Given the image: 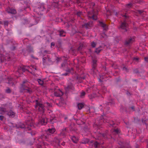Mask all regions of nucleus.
Returning <instances> with one entry per match:
<instances>
[{
  "instance_id": "f257e3e1",
  "label": "nucleus",
  "mask_w": 148,
  "mask_h": 148,
  "mask_svg": "<svg viewBox=\"0 0 148 148\" xmlns=\"http://www.w3.org/2000/svg\"><path fill=\"white\" fill-rule=\"evenodd\" d=\"M132 4L131 3L127 4L125 6L126 9L122 10L121 12H123V13L125 14H123L119 12L117 13L115 12H114L112 14H114L116 16H118V14H121V16L124 18V21L123 22H122L121 24L120 25L119 27V29L121 31L123 32H125L127 31L128 28V24L127 23V19L129 18V16L127 15L128 12L126 11L127 10H128V9L131 8L132 6ZM107 14H106L107 18H109V15H112V13L111 11L109 10H107Z\"/></svg>"
},
{
  "instance_id": "f03ea898",
  "label": "nucleus",
  "mask_w": 148,
  "mask_h": 148,
  "mask_svg": "<svg viewBox=\"0 0 148 148\" xmlns=\"http://www.w3.org/2000/svg\"><path fill=\"white\" fill-rule=\"evenodd\" d=\"M103 122L104 123L106 122L108 123V125H110V126L112 127L113 128H115L116 127V125L114 123L113 121L110 120L108 118H104L103 120L102 119H100L99 118H97L93 125L94 128L96 130H98V129H99L101 127V125L102 124Z\"/></svg>"
},
{
  "instance_id": "7ed1b4c3",
  "label": "nucleus",
  "mask_w": 148,
  "mask_h": 148,
  "mask_svg": "<svg viewBox=\"0 0 148 148\" xmlns=\"http://www.w3.org/2000/svg\"><path fill=\"white\" fill-rule=\"evenodd\" d=\"M35 102V108L38 109V111H45L46 110L52 111L51 109L52 108V105L48 103H46L43 105L39 103L37 100H36Z\"/></svg>"
},
{
  "instance_id": "20e7f679",
  "label": "nucleus",
  "mask_w": 148,
  "mask_h": 148,
  "mask_svg": "<svg viewBox=\"0 0 148 148\" xmlns=\"http://www.w3.org/2000/svg\"><path fill=\"white\" fill-rule=\"evenodd\" d=\"M36 70V66L33 65H31L30 66H23L18 67L16 71L17 73H20L22 71L24 72L26 71H27L33 75H34V73L33 71H34Z\"/></svg>"
},
{
  "instance_id": "39448f33",
  "label": "nucleus",
  "mask_w": 148,
  "mask_h": 148,
  "mask_svg": "<svg viewBox=\"0 0 148 148\" xmlns=\"http://www.w3.org/2000/svg\"><path fill=\"white\" fill-rule=\"evenodd\" d=\"M29 83L28 80H24L21 85V88L23 90H25L26 92L31 94L32 93V90L31 88L29 87Z\"/></svg>"
},
{
  "instance_id": "423d86ee",
  "label": "nucleus",
  "mask_w": 148,
  "mask_h": 148,
  "mask_svg": "<svg viewBox=\"0 0 148 148\" xmlns=\"http://www.w3.org/2000/svg\"><path fill=\"white\" fill-rule=\"evenodd\" d=\"M26 125H25L20 123L19 124L18 127H19L21 128H27L28 130H30V128H29L30 127H32L33 126V123L32 121L29 120H27L26 121Z\"/></svg>"
},
{
  "instance_id": "0eeeda50",
  "label": "nucleus",
  "mask_w": 148,
  "mask_h": 148,
  "mask_svg": "<svg viewBox=\"0 0 148 148\" xmlns=\"http://www.w3.org/2000/svg\"><path fill=\"white\" fill-rule=\"evenodd\" d=\"M44 10H45V6L44 4H40L34 9V11L38 15H41L42 14L41 12L43 11Z\"/></svg>"
},
{
  "instance_id": "6e6552de",
  "label": "nucleus",
  "mask_w": 148,
  "mask_h": 148,
  "mask_svg": "<svg viewBox=\"0 0 148 148\" xmlns=\"http://www.w3.org/2000/svg\"><path fill=\"white\" fill-rule=\"evenodd\" d=\"M67 131L66 128V127L63 129L61 130L60 133L58 135V136L55 138L58 140L59 143L60 142V139H61V138H64L65 137L66 133L65 132Z\"/></svg>"
},
{
  "instance_id": "1a4fd4ad",
  "label": "nucleus",
  "mask_w": 148,
  "mask_h": 148,
  "mask_svg": "<svg viewBox=\"0 0 148 148\" xmlns=\"http://www.w3.org/2000/svg\"><path fill=\"white\" fill-rule=\"evenodd\" d=\"M66 94L68 95V93L70 91H74L75 88L73 85L71 83H69L67 86L65 88Z\"/></svg>"
},
{
  "instance_id": "9d476101",
  "label": "nucleus",
  "mask_w": 148,
  "mask_h": 148,
  "mask_svg": "<svg viewBox=\"0 0 148 148\" xmlns=\"http://www.w3.org/2000/svg\"><path fill=\"white\" fill-rule=\"evenodd\" d=\"M88 18H91L94 20L97 19V13L95 12L93 9L92 11L89 12L88 15Z\"/></svg>"
},
{
  "instance_id": "9b49d317",
  "label": "nucleus",
  "mask_w": 148,
  "mask_h": 148,
  "mask_svg": "<svg viewBox=\"0 0 148 148\" xmlns=\"http://www.w3.org/2000/svg\"><path fill=\"white\" fill-rule=\"evenodd\" d=\"M47 119L45 116L44 117L43 115H42L41 117V119L39 121L37 126H38L39 125H45L47 123Z\"/></svg>"
},
{
  "instance_id": "f8f14e48",
  "label": "nucleus",
  "mask_w": 148,
  "mask_h": 148,
  "mask_svg": "<svg viewBox=\"0 0 148 148\" xmlns=\"http://www.w3.org/2000/svg\"><path fill=\"white\" fill-rule=\"evenodd\" d=\"M93 23L91 21H90L88 23H85L82 26L86 29H89L93 26Z\"/></svg>"
},
{
  "instance_id": "ddd939ff",
  "label": "nucleus",
  "mask_w": 148,
  "mask_h": 148,
  "mask_svg": "<svg viewBox=\"0 0 148 148\" xmlns=\"http://www.w3.org/2000/svg\"><path fill=\"white\" fill-rule=\"evenodd\" d=\"M99 25L103 28L104 30L106 31L108 29V25L105 23L101 21H99Z\"/></svg>"
},
{
  "instance_id": "4468645a",
  "label": "nucleus",
  "mask_w": 148,
  "mask_h": 148,
  "mask_svg": "<svg viewBox=\"0 0 148 148\" xmlns=\"http://www.w3.org/2000/svg\"><path fill=\"white\" fill-rule=\"evenodd\" d=\"M63 94V92L59 89L55 90L54 95L56 97H60Z\"/></svg>"
},
{
  "instance_id": "2eb2a0df",
  "label": "nucleus",
  "mask_w": 148,
  "mask_h": 148,
  "mask_svg": "<svg viewBox=\"0 0 148 148\" xmlns=\"http://www.w3.org/2000/svg\"><path fill=\"white\" fill-rule=\"evenodd\" d=\"M95 133L96 132H95ZM97 136L98 137V139H100L101 138H106L107 137L106 134H101L99 132H97Z\"/></svg>"
},
{
  "instance_id": "dca6fc26",
  "label": "nucleus",
  "mask_w": 148,
  "mask_h": 148,
  "mask_svg": "<svg viewBox=\"0 0 148 148\" xmlns=\"http://www.w3.org/2000/svg\"><path fill=\"white\" fill-rule=\"evenodd\" d=\"M134 41V38H130L127 39L125 42V45H128L132 43Z\"/></svg>"
},
{
  "instance_id": "f3484780",
  "label": "nucleus",
  "mask_w": 148,
  "mask_h": 148,
  "mask_svg": "<svg viewBox=\"0 0 148 148\" xmlns=\"http://www.w3.org/2000/svg\"><path fill=\"white\" fill-rule=\"evenodd\" d=\"M65 70L66 72V73H63L62 74V75L66 76L68 75L69 73H73V68H70L68 67H67L66 69Z\"/></svg>"
},
{
  "instance_id": "a211bd4d",
  "label": "nucleus",
  "mask_w": 148,
  "mask_h": 148,
  "mask_svg": "<svg viewBox=\"0 0 148 148\" xmlns=\"http://www.w3.org/2000/svg\"><path fill=\"white\" fill-rule=\"evenodd\" d=\"M7 11L8 13L15 14L16 13V11L14 9L9 8L7 9Z\"/></svg>"
},
{
  "instance_id": "6ab92c4d",
  "label": "nucleus",
  "mask_w": 148,
  "mask_h": 148,
  "mask_svg": "<svg viewBox=\"0 0 148 148\" xmlns=\"http://www.w3.org/2000/svg\"><path fill=\"white\" fill-rule=\"evenodd\" d=\"M56 131V129L54 128H52L51 129H48L47 131V132L48 133V132L51 134L53 133Z\"/></svg>"
},
{
  "instance_id": "aec40b11",
  "label": "nucleus",
  "mask_w": 148,
  "mask_h": 148,
  "mask_svg": "<svg viewBox=\"0 0 148 148\" xmlns=\"http://www.w3.org/2000/svg\"><path fill=\"white\" fill-rule=\"evenodd\" d=\"M71 139L72 141L75 143H77L78 140V138L75 136H72L71 138Z\"/></svg>"
},
{
  "instance_id": "412c9836",
  "label": "nucleus",
  "mask_w": 148,
  "mask_h": 148,
  "mask_svg": "<svg viewBox=\"0 0 148 148\" xmlns=\"http://www.w3.org/2000/svg\"><path fill=\"white\" fill-rule=\"evenodd\" d=\"M113 134H118L120 132V130L118 129H114L112 130Z\"/></svg>"
},
{
  "instance_id": "4be33fe9",
  "label": "nucleus",
  "mask_w": 148,
  "mask_h": 148,
  "mask_svg": "<svg viewBox=\"0 0 148 148\" xmlns=\"http://www.w3.org/2000/svg\"><path fill=\"white\" fill-rule=\"evenodd\" d=\"M84 103H79L77 104V107L79 110H81L84 107Z\"/></svg>"
},
{
  "instance_id": "5701e85b",
  "label": "nucleus",
  "mask_w": 148,
  "mask_h": 148,
  "mask_svg": "<svg viewBox=\"0 0 148 148\" xmlns=\"http://www.w3.org/2000/svg\"><path fill=\"white\" fill-rule=\"evenodd\" d=\"M102 143H99L97 142H95L93 144V146L95 148L97 147H99L100 145V144H102Z\"/></svg>"
},
{
  "instance_id": "b1692460",
  "label": "nucleus",
  "mask_w": 148,
  "mask_h": 148,
  "mask_svg": "<svg viewBox=\"0 0 148 148\" xmlns=\"http://www.w3.org/2000/svg\"><path fill=\"white\" fill-rule=\"evenodd\" d=\"M59 35L60 36H64L66 35V33L62 30L59 31Z\"/></svg>"
},
{
  "instance_id": "393cba45",
  "label": "nucleus",
  "mask_w": 148,
  "mask_h": 148,
  "mask_svg": "<svg viewBox=\"0 0 148 148\" xmlns=\"http://www.w3.org/2000/svg\"><path fill=\"white\" fill-rule=\"evenodd\" d=\"M92 62L93 64L92 65V69H93L94 70L96 67L97 61L95 60H93Z\"/></svg>"
},
{
  "instance_id": "a878e982",
  "label": "nucleus",
  "mask_w": 148,
  "mask_h": 148,
  "mask_svg": "<svg viewBox=\"0 0 148 148\" xmlns=\"http://www.w3.org/2000/svg\"><path fill=\"white\" fill-rule=\"evenodd\" d=\"M8 114L11 117H13L15 115V113L14 112H8Z\"/></svg>"
},
{
  "instance_id": "bb28decb",
  "label": "nucleus",
  "mask_w": 148,
  "mask_h": 148,
  "mask_svg": "<svg viewBox=\"0 0 148 148\" xmlns=\"http://www.w3.org/2000/svg\"><path fill=\"white\" fill-rule=\"evenodd\" d=\"M102 49V47L100 46L98 48L96 49L95 52L97 53L98 54Z\"/></svg>"
},
{
  "instance_id": "cd10ccee",
  "label": "nucleus",
  "mask_w": 148,
  "mask_h": 148,
  "mask_svg": "<svg viewBox=\"0 0 148 148\" xmlns=\"http://www.w3.org/2000/svg\"><path fill=\"white\" fill-rule=\"evenodd\" d=\"M75 14L77 15L78 17H79L80 18V16L82 14V13L81 11H76L75 12Z\"/></svg>"
},
{
  "instance_id": "c85d7f7f",
  "label": "nucleus",
  "mask_w": 148,
  "mask_h": 148,
  "mask_svg": "<svg viewBox=\"0 0 148 148\" xmlns=\"http://www.w3.org/2000/svg\"><path fill=\"white\" fill-rule=\"evenodd\" d=\"M89 139L87 138H84L82 141V143L83 144L87 143L89 142Z\"/></svg>"
},
{
  "instance_id": "c756f323",
  "label": "nucleus",
  "mask_w": 148,
  "mask_h": 148,
  "mask_svg": "<svg viewBox=\"0 0 148 148\" xmlns=\"http://www.w3.org/2000/svg\"><path fill=\"white\" fill-rule=\"evenodd\" d=\"M27 50L29 52H33L32 48L31 46L27 47Z\"/></svg>"
},
{
  "instance_id": "7c9ffc66",
  "label": "nucleus",
  "mask_w": 148,
  "mask_h": 148,
  "mask_svg": "<svg viewBox=\"0 0 148 148\" xmlns=\"http://www.w3.org/2000/svg\"><path fill=\"white\" fill-rule=\"evenodd\" d=\"M12 79H10L8 80V83L10 85L13 86L14 85V83L12 81Z\"/></svg>"
},
{
  "instance_id": "2f4dec72",
  "label": "nucleus",
  "mask_w": 148,
  "mask_h": 148,
  "mask_svg": "<svg viewBox=\"0 0 148 148\" xmlns=\"http://www.w3.org/2000/svg\"><path fill=\"white\" fill-rule=\"evenodd\" d=\"M38 82L39 84L41 85H42L43 84V81L42 80L40 79H37Z\"/></svg>"
},
{
  "instance_id": "473e14b6",
  "label": "nucleus",
  "mask_w": 148,
  "mask_h": 148,
  "mask_svg": "<svg viewBox=\"0 0 148 148\" xmlns=\"http://www.w3.org/2000/svg\"><path fill=\"white\" fill-rule=\"evenodd\" d=\"M95 5V3L93 2H90L89 3V7L90 8H93L94 5Z\"/></svg>"
},
{
  "instance_id": "72a5a7b5",
  "label": "nucleus",
  "mask_w": 148,
  "mask_h": 148,
  "mask_svg": "<svg viewBox=\"0 0 148 148\" xmlns=\"http://www.w3.org/2000/svg\"><path fill=\"white\" fill-rule=\"evenodd\" d=\"M67 63L66 61H64L63 63L61 64V66L62 67H64V66H67Z\"/></svg>"
},
{
  "instance_id": "f704fd0d",
  "label": "nucleus",
  "mask_w": 148,
  "mask_h": 148,
  "mask_svg": "<svg viewBox=\"0 0 148 148\" xmlns=\"http://www.w3.org/2000/svg\"><path fill=\"white\" fill-rule=\"evenodd\" d=\"M88 110H90H90H96V109L95 108V107H93V106H91L90 107H88Z\"/></svg>"
},
{
  "instance_id": "c9c22d12",
  "label": "nucleus",
  "mask_w": 148,
  "mask_h": 148,
  "mask_svg": "<svg viewBox=\"0 0 148 148\" xmlns=\"http://www.w3.org/2000/svg\"><path fill=\"white\" fill-rule=\"evenodd\" d=\"M83 47V45H81L78 47L77 50L78 51H80L82 50Z\"/></svg>"
},
{
  "instance_id": "e433bc0d",
  "label": "nucleus",
  "mask_w": 148,
  "mask_h": 148,
  "mask_svg": "<svg viewBox=\"0 0 148 148\" xmlns=\"http://www.w3.org/2000/svg\"><path fill=\"white\" fill-rule=\"evenodd\" d=\"M114 103V101L113 99H111L109 103H108V105H109L110 104H113Z\"/></svg>"
},
{
  "instance_id": "4c0bfd02",
  "label": "nucleus",
  "mask_w": 148,
  "mask_h": 148,
  "mask_svg": "<svg viewBox=\"0 0 148 148\" xmlns=\"http://www.w3.org/2000/svg\"><path fill=\"white\" fill-rule=\"evenodd\" d=\"M85 93L84 91H83L82 92L80 95L81 97L82 98L85 95Z\"/></svg>"
},
{
  "instance_id": "58836bf2",
  "label": "nucleus",
  "mask_w": 148,
  "mask_h": 148,
  "mask_svg": "<svg viewBox=\"0 0 148 148\" xmlns=\"http://www.w3.org/2000/svg\"><path fill=\"white\" fill-rule=\"evenodd\" d=\"M91 45L92 47H95L96 45V44L94 42H92L91 43Z\"/></svg>"
},
{
  "instance_id": "ea45409f",
  "label": "nucleus",
  "mask_w": 148,
  "mask_h": 148,
  "mask_svg": "<svg viewBox=\"0 0 148 148\" xmlns=\"http://www.w3.org/2000/svg\"><path fill=\"white\" fill-rule=\"evenodd\" d=\"M76 2L78 4H79L80 3H82L83 1H84V0H76Z\"/></svg>"
},
{
  "instance_id": "a19ab883",
  "label": "nucleus",
  "mask_w": 148,
  "mask_h": 148,
  "mask_svg": "<svg viewBox=\"0 0 148 148\" xmlns=\"http://www.w3.org/2000/svg\"><path fill=\"white\" fill-rule=\"evenodd\" d=\"M6 92L7 93H9L11 92V90L10 88H8L7 89H6Z\"/></svg>"
},
{
  "instance_id": "79ce46f5",
  "label": "nucleus",
  "mask_w": 148,
  "mask_h": 148,
  "mask_svg": "<svg viewBox=\"0 0 148 148\" xmlns=\"http://www.w3.org/2000/svg\"><path fill=\"white\" fill-rule=\"evenodd\" d=\"M137 2L141 4L143 2V1L142 0H137Z\"/></svg>"
},
{
  "instance_id": "37998d69",
  "label": "nucleus",
  "mask_w": 148,
  "mask_h": 148,
  "mask_svg": "<svg viewBox=\"0 0 148 148\" xmlns=\"http://www.w3.org/2000/svg\"><path fill=\"white\" fill-rule=\"evenodd\" d=\"M36 132L35 131H32L31 132V134L32 135H35L36 134Z\"/></svg>"
},
{
  "instance_id": "c03bdc74",
  "label": "nucleus",
  "mask_w": 148,
  "mask_h": 148,
  "mask_svg": "<svg viewBox=\"0 0 148 148\" xmlns=\"http://www.w3.org/2000/svg\"><path fill=\"white\" fill-rule=\"evenodd\" d=\"M4 24L5 25L7 26L8 25V22L7 21H5L4 22Z\"/></svg>"
},
{
  "instance_id": "a18cd8bd",
  "label": "nucleus",
  "mask_w": 148,
  "mask_h": 148,
  "mask_svg": "<svg viewBox=\"0 0 148 148\" xmlns=\"http://www.w3.org/2000/svg\"><path fill=\"white\" fill-rule=\"evenodd\" d=\"M144 59L145 61L148 62V56L147 57H145Z\"/></svg>"
},
{
  "instance_id": "49530a36",
  "label": "nucleus",
  "mask_w": 148,
  "mask_h": 148,
  "mask_svg": "<svg viewBox=\"0 0 148 148\" xmlns=\"http://www.w3.org/2000/svg\"><path fill=\"white\" fill-rule=\"evenodd\" d=\"M139 59V58H136L134 57V58L133 60L136 61H138Z\"/></svg>"
},
{
  "instance_id": "de8ad7c7",
  "label": "nucleus",
  "mask_w": 148,
  "mask_h": 148,
  "mask_svg": "<svg viewBox=\"0 0 148 148\" xmlns=\"http://www.w3.org/2000/svg\"><path fill=\"white\" fill-rule=\"evenodd\" d=\"M138 12L140 14H141L143 12V10H138Z\"/></svg>"
},
{
  "instance_id": "09e8293b",
  "label": "nucleus",
  "mask_w": 148,
  "mask_h": 148,
  "mask_svg": "<svg viewBox=\"0 0 148 148\" xmlns=\"http://www.w3.org/2000/svg\"><path fill=\"white\" fill-rule=\"evenodd\" d=\"M4 117L2 115L0 116V120H2L3 119Z\"/></svg>"
},
{
  "instance_id": "8fccbe9b",
  "label": "nucleus",
  "mask_w": 148,
  "mask_h": 148,
  "mask_svg": "<svg viewBox=\"0 0 148 148\" xmlns=\"http://www.w3.org/2000/svg\"><path fill=\"white\" fill-rule=\"evenodd\" d=\"M103 35L104 36H106V34H105V32L103 33L102 34V35H101V36H102V37H104L103 36Z\"/></svg>"
},
{
  "instance_id": "3c124183",
  "label": "nucleus",
  "mask_w": 148,
  "mask_h": 148,
  "mask_svg": "<svg viewBox=\"0 0 148 148\" xmlns=\"http://www.w3.org/2000/svg\"><path fill=\"white\" fill-rule=\"evenodd\" d=\"M80 78L83 79H85L86 77L85 76H82L80 77Z\"/></svg>"
},
{
  "instance_id": "603ef678",
  "label": "nucleus",
  "mask_w": 148,
  "mask_h": 148,
  "mask_svg": "<svg viewBox=\"0 0 148 148\" xmlns=\"http://www.w3.org/2000/svg\"><path fill=\"white\" fill-rule=\"evenodd\" d=\"M55 45V44L53 42H52L51 43V47L52 48V46H54Z\"/></svg>"
},
{
  "instance_id": "864d4df0",
  "label": "nucleus",
  "mask_w": 148,
  "mask_h": 148,
  "mask_svg": "<svg viewBox=\"0 0 148 148\" xmlns=\"http://www.w3.org/2000/svg\"><path fill=\"white\" fill-rule=\"evenodd\" d=\"M66 25V24H67V26H66V28H69V27H70V25L69 24H68L67 23H66V24H65Z\"/></svg>"
},
{
  "instance_id": "5fc2aeb1",
  "label": "nucleus",
  "mask_w": 148,
  "mask_h": 148,
  "mask_svg": "<svg viewBox=\"0 0 148 148\" xmlns=\"http://www.w3.org/2000/svg\"><path fill=\"white\" fill-rule=\"evenodd\" d=\"M146 120H144L143 119H142V122L143 123H144L145 124H146L145 123V121Z\"/></svg>"
},
{
  "instance_id": "6e6d98bb",
  "label": "nucleus",
  "mask_w": 148,
  "mask_h": 148,
  "mask_svg": "<svg viewBox=\"0 0 148 148\" xmlns=\"http://www.w3.org/2000/svg\"><path fill=\"white\" fill-rule=\"evenodd\" d=\"M0 111H4V110L3 108H0Z\"/></svg>"
},
{
  "instance_id": "4d7b16f0",
  "label": "nucleus",
  "mask_w": 148,
  "mask_h": 148,
  "mask_svg": "<svg viewBox=\"0 0 148 148\" xmlns=\"http://www.w3.org/2000/svg\"><path fill=\"white\" fill-rule=\"evenodd\" d=\"M123 70H126V71L127 70V69L126 67H123Z\"/></svg>"
},
{
  "instance_id": "13d9d810",
  "label": "nucleus",
  "mask_w": 148,
  "mask_h": 148,
  "mask_svg": "<svg viewBox=\"0 0 148 148\" xmlns=\"http://www.w3.org/2000/svg\"><path fill=\"white\" fill-rule=\"evenodd\" d=\"M131 108L132 110H134V106H132L131 107Z\"/></svg>"
},
{
  "instance_id": "bf43d9fd",
  "label": "nucleus",
  "mask_w": 148,
  "mask_h": 148,
  "mask_svg": "<svg viewBox=\"0 0 148 148\" xmlns=\"http://www.w3.org/2000/svg\"><path fill=\"white\" fill-rule=\"evenodd\" d=\"M100 79H99V80L100 82H102V81L101 80V79L102 78V77L101 76H100Z\"/></svg>"
},
{
  "instance_id": "052dcab7",
  "label": "nucleus",
  "mask_w": 148,
  "mask_h": 148,
  "mask_svg": "<svg viewBox=\"0 0 148 148\" xmlns=\"http://www.w3.org/2000/svg\"><path fill=\"white\" fill-rule=\"evenodd\" d=\"M62 145H65V143L64 142L62 143Z\"/></svg>"
},
{
  "instance_id": "680f3d73",
  "label": "nucleus",
  "mask_w": 148,
  "mask_h": 148,
  "mask_svg": "<svg viewBox=\"0 0 148 148\" xmlns=\"http://www.w3.org/2000/svg\"><path fill=\"white\" fill-rule=\"evenodd\" d=\"M38 23V22L36 21L34 25H36Z\"/></svg>"
},
{
  "instance_id": "e2e57ef3",
  "label": "nucleus",
  "mask_w": 148,
  "mask_h": 148,
  "mask_svg": "<svg viewBox=\"0 0 148 148\" xmlns=\"http://www.w3.org/2000/svg\"><path fill=\"white\" fill-rule=\"evenodd\" d=\"M104 90L103 91V92H105L106 91V88L105 87H104Z\"/></svg>"
},
{
  "instance_id": "0e129e2a",
  "label": "nucleus",
  "mask_w": 148,
  "mask_h": 148,
  "mask_svg": "<svg viewBox=\"0 0 148 148\" xmlns=\"http://www.w3.org/2000/svg\"><path fill=\"white\" fill-rule=\"evenodd\" d=\"M53 119V118H52V119H50V122H51V123H52V120Z\"/></svg>"
},
{
  "instance_id": "69168bd1",
  "label": "nucleus",
  "mask_w": 148,
  "mask_h": 148,
  "mask_svg": "<svg viewBox=\"0 0 148 148\" xmlns=\"http://www.w3.org/2000/svg\"><path fill=\"white\" fill-rule=\"evenodd\" d=\"M41 112V114H43L44 113V111Z\"/></svg>"
},
{
  "instance_id": "338daca9",
  "label": "nucleus",
  "mask_w": 148,
  "mask_h": 148,
  "mask_svg": "<svg viewBox=\"0 0 148 148\" xmlns=\"http://www.w3.org/2000/svg\"><path fill=\"white\" fill-rule=\"evenodd\" d=\"M148 148V142L147 143V148Z\"/></svg>"
},
{
  "instance_id": "774afa93",
  "label": "nucleus",
  "mask_w": 148,
  "mask_h": 148,
  "mask_svg": "<svg viewBox=\"0 0 148 148\" xmlns=\"http://www.w3.org/2000/svg\"><path fill=\"white\" fill-rule=\"evenodd\" d=\"M134 72H135V73H138V71H136V72H135V71H134Z\"/></svg>"
}]
</instances>
